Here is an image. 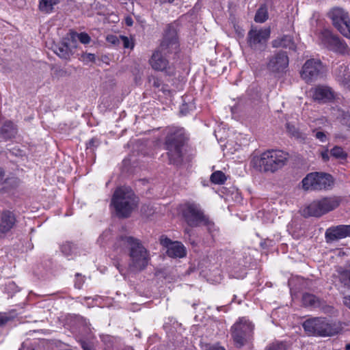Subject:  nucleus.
Wrapping results in <instances>:
<instances>
[{
    "label": "nucleus",
    "mask_w": 350,
    "mask_h": 350,
    "mask_svg": "<svg viewBox=\"0 0 350 350\" xmlns=\"http://www.w3.org/2000/svg\"><path fill=\"white\" fill-rule=\"evenodd\" d=\"M178 49L177 33L176 29L169 25L165 32L163 39L158 48L152 55L149 63L154 70L167 71L169 62L165 57L167 53H176Z\"/></svg>",
    "instance_id": "nucleus-1"
},
{
    "label": "nucleus",
    "mask_w": 350,
    "mask_h": 350,
    "mask_svg": "<svg viewBox=\"0 0 350 350\" xmlns=\"http://www.w3.org/2000/svg\"><path fill=\"white\" fill-rule=\"evenodd\" d=\"M288 154L280 150H269L251 161L252 166L260 172L274 173L284 166Z\"/></svg>",
    "instance_id": "nucleus-2"
},
{
    "label": "nucleus",
    "mask_w": 350,
    "mask_h": 350,
    "mask_svg": "<svg viewBox=\"0 0 350 350\" xmlns=\"http://www.w3.org/2000/svg\"><path fill=\"white\" fill-rule=\"evenodd\" d=\"M187 137L183 128H172L167 132L164 146L167 151V154L170 163L174 165L181 164L183 160V148Z\"/></svg>",
    "instance_id": "nucleus-3"
},
{
    "label": "nucleus",
    "mask_w": 350,
    "mask_h": 350,
    "mask_svg": "<svg viewBox=\"0 0 350 350\" xmlns=\"http://www.w3.org/2000/svg\"><path fill=\"white\" fill-rule=\"evenodd\" d=\"M137 204V197L131 189L121 187L114 191L111 205L113 206L118 217H129Z\"/></svg>",
    "instance_id": "nucleus-4"
},
{
    "label": "nucleus",
    "mask_w": 350,
    "mask_h": 350,
    "mask_svg": "<svg viewBox=\"0 0 350 350\" xmlns=\"http://www.w3.org/2000/svg\"><path fill=\"white\" fill-rule=\"evenodd\" d=\"M342 202V198L337 196L323 197L312 201L302 209L304 217H321L336 209Z\"/></svg>",
    "instance_id": "nucleus-5"
},
{
    "label": "nucleus",
    "mask_w": 350,
    "mask_h": 350,
    "mask_svg": "<svg viewBox=\"0 0 350 350\" xmlns=\"http://www.w3.org/2000/svg\"><path fill=\"white\" fill-rule=\"evenodd\" d=\"M303 327L309 334L320 336H332L340 333L342 329L340 322H331L321 317L305 321Z\"/></svg>",
    "instance_id": "nucleus-6"
},
{
    "label": "nucleus",
    "mask_w": 350,
    "mask_h": 350,
    "mask_svg": "<svg viewBox=\"0 0 350 350\" xmlns=\"http://www.w3.org/2000/svg\"><path fill=\"white\" fill-rule=\"evenodd\" d=\"M185 221L190 227H198L204 225L211 229L214 226V223L206 215L198 204L193 202L185 203L181 209Z\"/></svg>",
    "instance_id": "nucleus-7"
},
{
    "label": "nucleus",
    "mask_w": 350,
    "mask_h": 350,
    "mask_svg": "<svg viewBox=\"0 0 350 350\" xmlns=\"http://www.w3.org/2000/svg\"><path fill=\"white\" fill-rule=\"evenodd\" d=\"M129 262L128 271L131 273H138L144 270L150 260L149 251L139 240L129 252Z\"/></svg>",
    "instance_id": "nucleus-8"
},
{
    "label": "nucleus",
    "mask_w": 350,
    "mask_h": 350,
    "mask_svg": "<svg viewBox=\"0 0 350 350\" xmlns=\"http://www.w3.org/2000/svg\"><path fill=\"white\" fill-rule=\"evenodd\" d=\"M254 325L246 317H240L231 327L234 345L241 348L253 338Z\"/></svg>",
    "instance_id": "nucleus-9"
},
{
    "label": "nucleus",
    "mask_w": 350,
    "mask_h": 350,
    "mask_svg": "<svg viewBox=\"0 0 350 350\" xmlns=\"http://www.w3.org/2000/svg\"><path fill=\"white\" fill-rule=\"evenodd\" d=\"M301 187L305 191L329 189L334 184L332 176L324 172H310L301 180Z\"/></svg>",
    "instance_id": "nucleus-10"
},
{
    "label": "nucleus",
    "mask_w": 350,
    "mask_h": 350,
    "mask_svg": "<svg viewBox=\"0 0 350 350\" xmlns=\"http://www.w3.org/2000/svg\"><path fill=\"white\" fill-rule=\"evenodd\" d=\"M326 72V67L319 59L311 58L302 66L300 75L307 83H310L322 77Z\"/></svg>",
    "instance_id": "nucleus-11"
},
{
    "label": "nucleus",
    "mask_w": 350,
    "mask_h": 350,
    "mask_svg": "<svg viewBox=\"0 0 350 350\" xmlns=\"http://www.w3.org/2000/svg\"><path fill=\"white\" fill-rule=\"evenodd\" d=\"M320 40L321 43L329 50L342 55L350 54V49L347 44L329 29H323L321 31Z\"/></svg>",
    "instance_id": "nucleus-12"
},
{
    "label": "nucleus",
    "mask_w": 350,
    "mask_h": 350,
    "mask_svg": "<svg viewBox=\"0 0 350 350\" xmlns=\"http://www.w3.org/2000/svg\"><path fill=\"white\" fill-rule=\"evenodd\" d=\"M328 16L338 31L347 38H350V18L348 12L336 8L329 12Z\"/></svg>",
    "instance_id": "nucleus-13"
},
{
    "label": "nucleus",
    "mask_w": 350,
    "mask_h": 350,
    "mask_svg": "<svg viewBox=\"0 0 350 350\" xmlns=\"http://www.w3.org/2000/svg\"><path fill=\"white\" fill-rule=\"evenodd\" d=\"M270 34L269 27L252 29L247 33V43L254 50H262L265 48Z\"/></svg>",
    "instance_id": "nucleus-14"
},
{
    "label": "nucleus",
    "mask_w": 350,
    "mask_h": 350,
    "mask_svg": "<svg viewBox=\"0 0 350 350\" xmlns=\"http://www.w3.org/2000/svg\"><path fill=\"white\" fill-rule=\"evenodd\" d=\"M288 64L289 59L286 53L279 51L269 58L267 68L271 72L280 73L287 68Z\"/></svg>",
    "instance_id": "nucleus-15"
},
{
    "label": "nucleus",
    "mask_w": 350,
    "mask_h": 350,
    "mask_svg": "<svg viewBox=\"0 0 350 350\" xmlns=\"http://www.w3.org/2000/svg\"><path fill=\"white\" fill-rule=\"evenodd\" d=\"M310 92L312 99L321 104L332 102L336 97L332 88L327 85H317L311 88Z\"/></svg>",
    "instance_id": "nucleus-16"
},
{
    "label": "nucleus",
    "mask_w": 350,
    "mask_h": 350,
    "mask_svg": "<svg viewBox=\"0 0 350 350\" xmlns=\"http://www.w3.org/2000/svg\"><path fill=\"white\" fill-rule=\"evenodd\" d=\"M160 242L167 248L166 254L170 258H183L187 254L185 247L181 242L172 241L169 238L163 236L160 239Z\"/></svg>",
    "instance_id": "nucleus-17"
},
{
    "label": "nucleus",
    "mask_w": 350,
    "mask_h": 350,
    "mask_svg": "<svg viewBox=\"0 0 350 350\" xmlns=\"http://www.w3.org/2000/svg\"><path fill=\"white\" fill-rule=\"evenodd\" d=\"M350 237V225H338L328 228L325 233L326 242L329 243Z\"/></svg>",
    "instance_id": "nucleus-18"
},
{
    "label": "nucleus",
    "mask_w": 350,
    "mask_h": 350,
    "mask_svg": "<svg viewBox=\"0 0 350 350\" xmlns=\"http://www.w3.org/2000/svg\"><path fill=\"white\" fill-rule=\"evenodd\" d=\"M16 214L10 210L0 212V235L10 232L16 225Z\"/></svg>",
    "instance_id": "nucleus-19"
},
{
    "label": "nucleus",
    "mask_w": 350,
    "mask_h": 350,
    "mask_svg": "<svg viewBox=\"0 0 350 350\" xmlns=\"http://www.w3.org/2000/svg\"><path fill=\"white\" fill-rule=\"evenodd\" d=\"M333 74L336 80L344 87L350 90V66L345 64L336 65Z\"/></svg>",
    "instance_id": "nucleus-20"
},
{
    "label": "nucleus",
    "mask_w": 350,
    "mask_h": 350,
    "mask_svg": "<svg viewBox=\"0 0 350 350\" xmlns=\"http://www.w3.org/2000/svg\"><path fill=\"white\" fill-rule=\"evenodd\" d=\"M139 239L131 236L121 235L117 237L114 245L113 250L118 253H124L129 252L131 248L133 247Z\"/></svg>",
    "instance_id": "nucleus-21"
},
{
    "label": "nucleus",
    "mask_w": 350,
    "mask_h": 350,
    "mask_svg": "<svg viewBox=\"0 0 350 350\" xmlns=\"http://www.w3.org/2000/svg\"><path fill=\"white\" fill-rule=\"evenodd\" d=\"M273 48H285L292 51H295L296 44L293 40V38L291 36L284 35L277 38L271 42Z\"/></svg>",
    "instance_id": "nucleus-22"
},
{
    "label": "nucleus",
    "mask_w": 350,
    "mask_h": 350,
    "mask_svg": "<svg viewBox=\"0 0 350 350\" xmlns=\"http://www.w3.org/2000/svg\"><path fill=\"white\" fill-rule=\"evenodd\" d=\"M1 133L4 139H12L17 134V127L14 122L10 120H7L1 126Z\"/></svg>",
    "instance_id": "nucleus-23"
},
{
    "label": "nucleus",
    "mask_w": 350,
    "mask_h": 350,
    "mask_svg": "<svg viewBox=\"0 0 350 350\" xmlns=\"http://www.w3.org/2000/svg\"><path fill=\"white\" fill-rule=\"evenodd\" d=\"M55 53L62 59H68L70 56L69 46L66 42H62L55 47Z\"/></svg>",
    "instance_id": "nucleus-24"
},
{
    "label": "nucleus",
    "mask_w": 350,
    "mask_h": 350,
    "mask_svg": "<svg viewBox=\"0 0 350 350\" xmlns=\"http://www.w3.org/2000/svg\"><path fill=\"white\" fill-rule=\"evenodd\" d=\"M60 0H42L39 4V9L44 13H51L53 7L59 3Z\"/></svg>",
    "instance_id": "nucleus-25"
},
{
    "label": "nucleus",
    "mask_w": 350,
    "mask_h": 350,
    "mask_svg": "<svg viewBox=\"0 0 350 350\" xmlns=\"http://www.w3.org/2000/svg\"><path fill=\"white\" fill-rule=\"evenodd\" d=\"M340 281L343 283L345 286L350 287V267L349 269H345L340 267L337 269Z\"/></svg>",
    "instance_id": "nucleus-26"
},
{
    "label": "nucleus",
    "mask_w": 350,
    "mask_h": 350,
    "mask_svg": "<svg viewBox=\"0 0 350 350\" xmlns=\"http://www.w3.org/2000/svg\"><path fill=\"white\" fill-rule=\"evenodd\" d=\"M268 9L265 5H261L256 11L254 21L256 23H264L268 19Z\"/></svg>",
    "instance_id": "nucleus-27"
},
{
    "label": "nucleus",
    "mask_w": 350,
    "mask_h": 350,
    "mask_svg": "<svg viewBox=\"0 0 350 350\" xmlns=\"http://www.w3.org/2000/svg\"><path fill=\"white\" fill-rule=\"evenodd\" d=\"M303 304L306 306H315L319 304L318 298L310 293H305L302 297Z\"/></svg>",
    "instance_id": "nucleus-28"
},
{
    "label": "nucleus",
    "mask_w": 350,
    "mask_h": 350,
    "mask_svg": "<svg viewBox=\"0 0 350 350\" xmlns=\"http://www.w3.org/2000/svg\"><path fill=\"white\" fill-rule=\"evenodd\" d=\"M330 154L337 159L345 160L347 158V153L340 146H335L330 150Z\"/></svg>",
    "instance_id": "nucleus-29"
},
{
    "label": "nucleus",
    "mask_w": 350,
    "mask_h": 350,
    "mask_svg": "<svg viewBox=\"0 0 350 350\" xmlns=\"http://www.w3.org/2000/svg\"><path fill=\"white\" fill-rule=\"evenodd\" d=\"M210 179L214 184L222 185L226 180V177L221 171H216L211 174Z\"/></svg>",
    "instance_id": "nucleus-30"
},
{
    "label": "nucleus",
    "mask_w": 350,
    "mask_h": 350,
    "mask_svg": "<svg viewBox=\"0 0 350 350\" xmlns=\"http://www.w3.org/2000/svg\"><path fill=\"white\" fill-rule=\"evenodd\" d=\"M70 35L72 39L77 38L82 44H88L91 40L90 36L85 32H82L80 33H78L77 32H71Z\"/></svg>",
    "instance_id": "nucleus-31"
},
{
    "label": "nucleus",
    "mask_w": 350,
    "mask_h": 350,
    "mask_svg": "<svg viewBox=\"0 0 350 350\" xmlns=\"http://www.w3.org/2000/svg\"><path fill=\"white\" fill-rule=\"evenodd\" d=\"M15 315L11 312H0V327L5 325L15 319Z\"/></svg>",
    "instance_id": "nucleus-32"
},
{
    "label": "nucleus",
    "mask_w": 350,
    "mask_h": 350,
    "mask_svg": "<svg viewBox=\"0 0 350 350\" xmlns=\"http://www.w3.org/2000/svg\"><path fill=\"white\" fill-rule=\"evenodd\" d=\"M74 246L72 243L70 242H66L62 245V252L66 256H70L73 253Z\"/></svg>",
    "instance_id": "nucleus-33"
},
{
    "label": "nucleus",
    "mask_w": 350,
    "mask_h": 350,
    "mask_svg": "<svg viewBox=\"0 0 350 350\" xmlns=\"http://www.w3.org/2000/svg\"><path fill=\"white\" fill-rule=\"evenodd\" d=\"M148 81H149V83H150L154 88H161V90L163 91V82L160 79H159L156 77L151 76L148 78Z\"/></svg>",
    "instance_id": "nucleus-34"
},
{
    "label": "nucleus",
    "mask_w": 350,
    "mask_h": 350,
    "mask_svg": "<svg viewBox=\"0 0 350 350\" xmlns=\"http://www.w3.org/2000/svg\"><path fill=\"white\" fill-rule=\"evenodd\" d=\"M341 122L350 131V111H347L342 113Z\"/></svg>",
    "instance_id": "nucleus-35"
},
{
    "label": "nucleus",
    "mask_w": 350,
    "mask_h": 350,
    "mask_svg": "<svg viewBox=\"0 0 350 350\" xmlns=\"http://www.w3.org/2000/svg\"><path fill=\"white\" fill-rule=\"evenodd\" d=\"M312 133L314 137L319 139L320 142H325L327 141V137L325 132L313 130Z\"/></svg>",
    "instance_id": "nucleus-36"
},
{
    "label": "nucleus",
    "mask_w": 350,
    "mask_h": 350,
    "mask_svg": "<svg viewBox=\"0 0 350 350\" xmlns=\"http://www.w3.org/2000/svg\"><path fill=\"white\" fill-rule=\"evenodd\" d=\"M99 145L100 141L97 138L94 137L89 141L87 145V149H90L92 151H94Z\"/></svg>",
    "instance_id": "nucleus-37"
},
{
    "label": "nucleus",
    "mask_w": 350,
    "mask_h": 350,
    "mask_svg": "<svg viewBox=\"0 0 350 350\" xmlns=\"http://www.w3.org/2000/svg\"><path fill=\"white\" fill-rule=\"evenodd\" d=\"M267 350H285V346L283 343H273L270 345Z\"/></svg>",
    "instance_id": "nucleus-38"
},
{
    "label": "nucleus",
    "mask_w": 350,
    "mask_h": 350,
    "mask_svg": "<svg viewBox=\"0 0 350 350\" xmlns=\"http://www.w3.org/2000/svg\"><path fill=\"white\" fill-rule=\"evenodd\" d=\"M286 129L287 131L293 136L298 137H299V132L296 129V128L290 124H286Z\"/></svg>",
    "instance_id": "nucleus-39"
},
{
    "label": "nucleus",
    "mask_w": 350,
    "mask_h": 350,
    "mask_svg": "<svg viewBox=\"0 0 350 350\" xmlns=\"http://www.w3.org/2000/svg\"><path fill=\"white\" fill-rule=\"evenodd\" d=\"M75 278V286L77 288H81L84 282V280L80 273H77Z\"/></svg>",
    "instance_id": "nucleus-40"
},
{
    "label": "nucleus",
    "mask_w": 350,
    "mask_h": 350,
    "mask_svg": "<svg viewBox=\"0 0 350 350\" xmlns=\"http://www.w3.org/2000/svg\"><path fill=\"white\" fill-rule=\"evenodd\" d=\"M83 58L84 61L86 62H94L95 61V55L92 53H86L83 55Z\"/></svg>",
    "instance_id": "nucleus-41"
},
{
    "label": "nucleus",
    "mask_w": 350,
    "mask_h": 350,
    "mask_svg": "<svg viewBox=\"0 0 350 350\" xmlns=\"http://www.w3.org/2000/svg\"><path fill=\"white\" fill-rule=\"evenodd\" d=\"M321 156L324 161H328L329 159L328 149L325 150L321 152Z\"/></svg>",
    "instance_id": "nucleus-42"
},
{
    "label": "nucleus",
    "mask_w": 350,
    "mask_h": 350,
    "mask_svg": "<svg viewBox=\"0 0 350 350\" xmlns=\"http://www.w3.org/2000/svg\"><path fill=\"white\" fill-rule=\"evenodd\" d=\"M123 41V46L124 48H129L131 46V42L129 39L126 36H121Z\"/></svg>",
    "instance_id": "nucleus-43"
},
{
    "label": "nucleus",
    "mask_w": 350,
    "mask_h": 350,
    "mask_svg": "<svg viewBox=\"0 0 350 350\" xmlns=\"http://www.w3.org/2000/svg\"><path fill=\"white\" fill-rule=\"evenodd\" d=\"M343 304L345 306L350 309V295H347L344 297Z\"/></svg>",
    "instance_id": "nucleus-44"
},
{
    "label": "nucleus",
    "mask_w": 350,
    "mask_h": 350,
    "mask_svg": "<svg viewBox=\"0 0 350 350\" xmlns=\"http://www.w3.org/2000/svg\"><path fill=\"white\" fill-rule=\"evenodd\" d=\"M55 74L58 77H64L66 75V71L63 69H59L55 71Z\"/></svg>",
    "instance_id": "nucleus-45"
},
{
    "label": "nucleus",
    "mask_w": 350,
    "mask_h": 350,
    "mask_svg": "<svg viewBox=\"0 0 350 350\" xmlns=\"http://www.w3.org/2000/svg\"><path fill=\"white\" fill-rule=\"evenodd\" d=\"M125 23L127 26H129V27L132 26L133 24V21L132 18L130 16H127L125 18Z\"/></svg>",
    "instance_id": "nucleus-46"
},
{
    "label": "nucleus",
    "mask_w": 350,
    "mask_h": 350,
    "mask_svg": "<svg viewBox=\"0 0 350 350\" xmlns=\"http://www.w3.org/2000/svg\"><path fill=\"white\" fill-rule=\"evenodd\" d=\"M207 350H226V349L222 347L214 345V346L210 347Z\"/></svg>",
    "instance_id": "nucleus-47"
},
{
    "label": "nucleus",
    "mask_w": 350,
    "mask_h": 350,
    "mask_svg": "<svg viewBox=\"0 0 350 350\" xmlns=\"http://www.w3.org/2000/svg\"><path fill=\"white\" fill-rule=\"evenodd\" d=\"M81 347L83 350H92L91 347L85 342L81 344Z\"/></svg>",
    "instance_id": "nucleus-48"
},
{
    "label": "nucleus",
    "mask_w": 350,
    "mask_h": 350,
    "mask_svg": "<svg viewBox=\"0 0 350 350\" xmlns=\"http://www.w3.org/2000/svg\"><path fill=\"white\" fill-rule=\"evenodd\" d=\"M4 175V170L0 167V184H1L3 181Z\"/></svg>",
    "instance_id": "nucleus-49"
},
{
    "label": "nucleus",
    "mask_w": 350,
    "mask_h": 350,
    "mask_svg": "<svg viewBox=\"0 0 350 350\" xmlns=\"http://www.w3.org/2000/svg\"><path fill=\"white\" fill-rule=\"evenodd\" d=\"M161 3H172L174 2L175 0H159Z\"/></svg>",
    "instance_id": "nucleus-50"
},
{
    "label": "nucleus",
    "mask_w": 350,
    "mask_h": 350,
    "mask_svg": "<svg viewBox=\"0 0 350 350\" xmlns=\"http://www.w3.org/2000/svg\"><path fill=\"white\" fill-rule=\"evenodd\" d=\"M111 338L107 336H105V337H104V338H103V341H104V342H106V341H107V340H108L109 341H110V340H111Z\"/></svg>",
    "instance_id": "nucleus-51"
},
{
    "label": "nucleus",
    "mask_w": 350,
    "mask_h": 350,
    "mask_svg": "<svg viewBox=\"0 0 350 350\" xmlns=\"http://www.w3.org/2000/svg\"><path fill=\"white\" fill-rule=\"evenodd\" d=\"M190 232H191V230H190V229H189V228H186V229L185 230V232L186 234H189Z\"/></svg>",
    "instance_id": "nucleus-52"
},
{
    "label": "nucleus",
    "mask_w": 350,
    "mask_h": 350,
    "mask_svg": "<svg viewBox=\"0 0 350 350\" xmlns=\"http://www.w3.org/2000/svg\"><path fill=\"white\" fill-rule=\"evenodd\" d=\"M345 350H350V344L346 345Z\"/></svg>",
    "instance_id": "nucleus-53"
}]
</instances>
